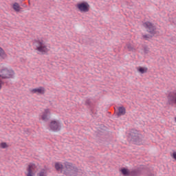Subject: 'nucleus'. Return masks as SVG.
I'll list each match as a JSON object with an SVG mask.
<instances>
[{
	"instance_id": "10",
	"label": "nucleus",
	"mask_w": 176,
	"mask_h": 176,
	"mask_svg": "<svg viewBox=\"0 0 176 176\" xmlns=\"http://www.w3.org/2000/svg\"><path fill=\"white\" fill-rule=\"evenodd\" d=\"M120 172L124 176H137V172L131 171L126 168H122Z\"/></svg>"
},
{
	"instance_id": "16",
	"label": "nucleus",
	"mask_w": 176,
	"mask_h": 176,
	"mask_svg": "<svg viewBox=\"0 0 176 176\" xmlns=\"http://www.w3.org/2000/svg\"><path fill=\"white\" fill-rule=\"evenodd\" d=\"M137 70L140 72V74H146V72H148V67H139L137 68Z\"/></svg>"
},
{
	"instance_id": "2",
	"label": "nucleus",
	"mask_w": 176,
	"mask_h": 176,
	"mask_svg": "<svg viewBox=\"0 0 176 176\" xmlns=\"http://www.w3.org/2000/svg\"><path fill=\"white\" fill-rule=\"evenodd\" d=\"M14 70L9 67H2L1 71V78L2 79H12L14 78Z\"/></svg>"
},
{
	"instance_id": "19",
	"label": "nucleus",
	"mask_w": 176,
	"mask_h": 176,
	"mask_svg": "<svg viewBox=\"0 0 176 176\" xmlns=\"http://www.w3.org/2000/svg\"><path fill=\"white\" fill-rule=\"evenodd\" d=\"M1 148H3V149H6V148H9V145H8L6 142H2L1 144Z\"/></svg>"
},
{
	"instance_id": "8",
	"label": "nucleus",
	"mask_w": 176,
	"mask_h": 176,
	"mask_svg": "<svg viewBox=\"0 0 176 176\" xmlns=\"http://www.w3.org/2000/svg\"><path fill=\"white\" fill-rule=\"evenodd\" d=\"M129 138L132 140V141H140V140L142 138V135H141L138 131L133 130L130 133Z\"/></svg>"
},
{
	"instance_id": "13",
	"label": "nucleus",
	"mask_w": 176,
	"mask_h": 176,
	"mask_svg": "<svg viewBox=\"0 0 176 176\" xmlns=\"http://www.w3.org/2000/svg\"><path fill=\"white\" fill-rule=\"evenodd\" d=\"M55 169L56 171H60L63 174L64 165L61 162H55Z\"/></svg>"
},
{
	"instance_id": "20",
	"label": "nucleus",
	"mask_w": 176,
	"mask_h": 176,
	"mask_svg": "<svg viewBox=\"0 0 176 176\" xmlns=\"http://www.w3.org/2000/svg\"><path fill=\"white\" fill-rule=\"evenodd\" d=\"M126 47H127V49L129 50V52H133V51H134V47H133V45H131V44H128V45H126Z\"/></svg>"
},
{
	"instance_id": "6",
	"label": "nucleus",
	"mask_w": 176,
	"mask_h": 176,
	"mask_svg": "<svg viewBox=\"0 0 176 176\" xmlns=\"http://www.w3.org/2000/svg\"><path fill=\"white\" fill-rule=\"evenodd\" d=\"M50 115H52V110L50 109H45L39 116V118L43 122H47L50 119Z\"/></svg>"
},
{
	"instance_id": "3",
	"label": "nucleus",
	"mask_w": 176,
	"mask_h": 176,
	"mask_svg": "<svg viewBox=\"0 0 176 176\" xmlns=\"http://www.w3.org/2000/svg\"><path fill=\"white\" fill-rule=\"evenodd\" d=\"M78 168L75 167L71 162H65L63 166V174L65 175H69V174L76 175Z\"/></svg>"
},
{
	"instance_id": "22",
	"label": "nucleus",
	"mask_w": 176,
	"mask_h": 176,
	"mask_svg": "<svg viewBox=\"0 0 176 176\" xmlns=\"http://www.w3.org/2000/svg\"><path fill=\"white\" fill-rule=\"evenodd\" d=\"M173 159H175V160H176V152H174L173 153Z\"/></svg>"
},
{
	"instance_id": "4",
	"label": "nucleus",
	"mask_w": 176,
	"mask_h": 176,
	"mask_svg": "<svg viewBox=\"0 0 176 176\" xmlns=\"http://www.w3.org/2000/svg\"><path fill=\"white\" fill-rule=\"evenodd\" d=\"M39 165L34 162L30 163L27 167L25 175L26 176H35Z\"/></svg>"
},
{
	"instance_id": "11",
	"label": "nucleus",
	"mask_w": 176,
	"mask_h": 176,
	"mask_svg": "<svg viewBox=\"0 0 176 176\" xmlns=\"http://www.w3.org/2000/svg\"><path fill=\"white\" fill-rule=\"evenodd\" d=\"M143 26L144 28H146L147 31L148 32H150V34H154L155 33V26L153 25V24H152V23L151 22H145L143 24Z\"/></svg>"
},
{
	"instance_id": "18",
	"label": "nucleus",
	"mask_w": 176,
	"mask_h": 176,
	"mask_svg": "<svg viewBox=\"0 0 176 176\" xmlns=\"http://www.w3.org/2000/svg\"><path fill=\"white\" fill-rule=\"evenodd\" d=\"M1 60H5L8 58V54H6V52L3 50H1Z\"/></svg>"
},
{
	"instance_id": "15",
	"label": "nucleus",
	"mask_w": 176,
	"mask_h": 176,
	"mask_svg": "<svg viewBox=\"0 0 176 176\" xmlns=\"http://www.w3.org/2000/svg\"><path fill=\"white\" fill-rule=\"evenodd\" d=\"M12 8L14 10V12H20V10H21V7L20 6V4H19V3L17 2L12 3Z\"/></svg>"
},
{
	"instance_id": "9",
	"label": "nucleus",
	"mask_w": 176,
	"mask_h": 176,
	"mask_svg": "<svg viewBox=\"0 0 176 176\" xmlns=\"http://www.w3.org/2000/svg\"><path fill=\"white\" fill-rule=\"evenodd\" d=\"M168 104L170 105H174V104H176V91H174L173 92H170L168 97Z\"/></svg>"
},
{
	"instance_id": "12",
	"label": "nucleus",
	"mask_w": 176,
	"mask_h": 176,
	"mask_svg": "<svg viewBox=\"0 0 176 176\" xmlns=\"http://www.w3.org/2000/svg\"><path fill=\"white\" fill-rule=\"evenodd\" d=\"M31 93H33L34 94H37L38 96L44 94L46 91V89H45V87H39L38 88H34L33 89H31Z\"/></svg>"
},
{
	"instance_id": "17",
	"label": "nucleus",
	"mask_w": 176,
	"mask_h": 176,
	"mask_svg": "<svg viewBox=\"0 0 176 176\" xmlns=\"http://www.w3.org/2000/svg\"><path fill=\"white\" fill-rule=\"evenodd\" d=\"M37 176H47V170L42 168L38 172Z\"/></svg>"
},
{
	"instance_id": "7",
	"label": "nucleus",
	"mask_w": 176,
	"mask_h": 176,
	"mask_svg": "<svg viewBox=\"0 0 176 176\" xmlns=\"http://www.w3.org/2000/svg\"><path fill=\"white\" fill-rule=\"evenodd\" d=\"M49 127L52 131H60L61 130L60 122L57 120H52L50 122Z\"/></svg>"
},
{
	"instance_id": "21",
	"label": "nucleus",
	"mask_w": 176,
	"mask_h": 176,
	"mask_svg": "<svg viewBox=\"0 0 176 176\" xmlns=\"http://www.w3.org/2000/svg\"><path fill=\"white\" fill-rule=\"evenodd\" d=\"M142 36L144 39H146V40L151 39V38H152V36H149V35H143Z\"/></svg>"
},
{
	"instance_id": "1",
	"label": "nucleus",
	"mask_w": 176,
	"mask_h": 176,
	"mask_svg": "<svg viewBox=\"0 0 176 176\" xmlns=\"http://www.w3.org/2000/svg\"><path fill=\"white\" fill-rule=\"evenodd\" d=\"M34 45L38 54H46L50 51V47L43 40H35Z\"/></svg>"
},
{
	"instance_id": "23",
	"label": "nucleus",
	"mask_w": 176,
	"mask_h": 176,
	"mask_svg": "<svg viewBox=\"0 0 176 176\" xmlns=\"http://www.w3.org/2000/svg\"><path fill=\"white\" fill-rule=\"evenodd\" d=\"M175 123H176V117L175 118Z\"/></svg>"
},
{
	"instance_id": "5",
	"label": "nucleus",
	"mask_w": 176,
	"mask_h": 176,
	"mask_svg": "<svg viewBox=\"0 0 176 176\" xmlns=\"http://www.w3.org/2000/svg\"><path fill=\"white\" fill-rule=\"evenodd\" d=\"M76 7L81 13H87L90 10V4L86 1L77 3Z\"/></svg>"
},
{
	"instance_id": "14",
	"label": "nucleus",
	"mask_w": 176,
	"mask_h": 176,
	"mask_svg": "<svg viewBox=\"0 0 176 176\" xmlns=\"http://www.w3.org/2000/svg\"><path fill=\"white\" fill-rule=\"evenodd\" d=\"M117 109L118 111L117 113L118 116H124V115H126V108L124 107H118Z\"/></svg>"
}]
</instances>
